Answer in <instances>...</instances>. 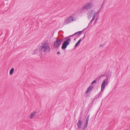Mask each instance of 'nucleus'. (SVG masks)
I'll use <instances>...</instances> for the list:
<instances>
[{
	"label": "nucleus",
	"instance_id": "f257e3e1",
	"mask_svg": "<svg viewBox=\"0 0 130 130\" xmlns=\"http://www.w3.org/2000/svg\"><path fill=\"white\" fill-rule=\"evenodd\" d=\"M40 50L41 53L45 55L47 53L50 52L51 48L49 43L47 42H44L42 45Z\"/></svg>",
	"mask_w": 130,
	"mask_h": 130
},
{
	"label": "nucleus",
	"instance_id": "423d86ee",
	"mask_svg": "<svg viewBox=\"0 0 130 130\" xmlns=\"http://www.w3.org/2000/svg\"><path fill=\"white\" fill-rule=\"evenodd\" d=\"M65 40L64 41L62 45L61 46V48L62 49H64L66 48L67 46L69 44V41H71V39L69 37Z\"/></svg>",
	"mask_w": 130,
	"mask_h": 130
},
{
	"label": "nucleus",
	"instance_id": "9b49d317",
	"mask_svg": "<svg viewBox=\"0 0 130 130\" xmlns=\"http://www.w3.org/2000/svg\"><path fill=\"white\" fill-rule=\"evenodd\" d=\"M83 31H84V30L82 31H79L78 32H76L75 34H73L72 35L70 36H69V37H71L72 36L75 35H77V34H78V35H79L80 34H81Z\"/></svg>",
	"mask_w": 130,
	"mask_h": 130
},
{
	"label": "nucleus",
	"instance_id": "6e6552de",
	"mask_svg": "<svg viewBox=\"0 0 130 130\" xmlns=\"http://www.w3.org/2000/svg\"><path fill=\"white\" fill-rule=\"evenodd\" d=\"M93 88V87L92 86H89L87 89L85 94V95L86 96H87V93L90 90H91Z\"/></svg>",
	"mask_w": 130,
	"mask_h": 130
},
{
	"label": "nucleus",
	"instance_id": "4be33fe9",
	"mask_svg": "<svg viewBox=\"0 0 130 130\" xmlns=\"http://www.w3.org/2000/svg\"><path fill=\"white\" fill-rule=\"evenodd\" d=\"M102 44H101L100 45V47H101L102 46Z\"/></svg>",
	"mask_w": 130,
	"mask_h": 130
},
{
	"label": "nucleus",
	"instance_id": "412c9836",
	"mask_svg": "<svg viewBox=\"0 0 130 130\" xmlns=\"http://www.w3.org/2000/svg\"><path fill=\"white\" fill-rule=\"evenodd\" d=\"M98 19V18H96V19L95 21V23L96 22V21Z\"/></svg>",
	"mask_w": 130,
	"mask_h": 130
},
{
	"label": "nucleus",
	"instance_id": "2eb2a0df",
	"mask_svg": "<svg viewBox=\"0 0 130 130\" xmlns=\"http://www.w3.org/2000/svg\"><path fill=\"white\" fill-rule=\"evenodd\" d=\"M88 125V124H86V123H85L84 126V127L82 128L83 130H85L87 128V126Z\"/></svg>",
	"mask_w": 130,
	"mask_h": 130
},
{
	"label": "nucleus",
	"instance_id": "9d476101",
	"mask_svg": "<svg viewBox=\"0 0 130 130\" xmlns=\"http://www.w3.org/2000/svg\"><path fill=\"white\" fill-rule=\"evenodd\" d=\"M85 35V34L84 35V37L82 39H80L78 42H77L76 43L75 46V47L77 46L80 43V42H81V41L83 40V39L84 38V37Z\"/></svg>",
	"mask_w": 130,
	"mask_h": 130
},
{
	"label": "nucleus",
	"instance_id": "6ab92c4d",
	"mask_svg": "<svg viewBox=\"0 0 130 130\" xmlns=\"http://www.w3.org/2000/svg\"><path fill=\"white\" fill-rule=\"evenodd\" d=\"M82 118V117H81V116H80L79 118V120H80V121H81Z\"/></svg>",
	"mask_w": 130,
	"mask_h": 130
},
{
	"label": "nucleus",
	"instance_id": "7ed1b4c3",
	"mask_svg": "<svg viewBox=\"0 0 130 130\" xmlns=\"http://www.w3.org/2000/svg\"><path fill=\"white\" fill-rule=\"evenodd\" d=\"M75 20L76 19L74 17L71 16H70L64 21L63 23V26L69 24Z\"/></svg>",
	"mask_w": 130,
	"mask_h": 130
},
{
	"label": "nucleus",
	"instance_id": "0eeeda50",
	"mask_svg": "<svg viewBox=\"0 0 130 130\" xmlns=\"http://www.w3.org/2000/svg\"><path fill=\"white\" fill-rule=\"evenodd\" d=\"M62 41V39H56L54 43V47L56 48H58Z\"/></svg>",
	"mask_w": 130,
	"mask_h": 130
},
{
	"label": "nucleus",
	"instance_id": "a211bd4d",
	"mask_svg": "<svg viewBox=\"0 0 130 130\" xmlns=\"http://www.w3.org/2000/svg\"><path fill=\"white\" fill-rule=\"evenodd\" d=\"M96 83V80H94L92 82V83H91V84H94V83Z\"/></svg>",
	"mask_w": 130,
	"mask_h": 130
},
{
	"label": "nucleus",
	"instance_id": "20e7f679",
	"mask_svg": "<svg viewBox=\"0 0 130 130\" xmlns=\"http://www.w3.org/2000/svg\"><path fill=\"white\" fill-rule=\"evenodd\" d=\"M107 78L105 79L103 81L101 86V92H103L104 89L105 87V86L107 85L108 82V79L110 78V76H109L108 75L107 77Z\"/></svg>",
	"mask_w": 130,
	"mask_h": 130
},
{
	"label": "nucleus",
	"instance_id": "f03ea898",
	"mask_svg": "<svg viewBox=\"0 0 130 130\" xmlns=\"http://www.w3.org/2000/svg\"><path fill=\"white\" fill-rule=\"evenodd\" d=\"M97 13V12H96L92 10H89L88 11L87 13L88 19H90L92 17V18L91 20V22L93 21L95 18V15Z\"/></svg>",
	"mask_w": 130,
	"mask_h": 130
},
{
	"label": "nucleus",
	"instance_id": "aec40b11",
	"mask_svg": "<svg viewBox=\"0 0 130 130\" xmlns=\"http://www.w3.org/2000/svg\"><path fill=\"white\" fill-rule=\"evenodd\" d=\"M60 54V52L59 51H58L57 52V54L58 55H59Z\"/></svg>",
	"mask_w": 130,
	"mask_h": 130
},
{
	"label": "nucleus",
	"instance_id": "f8f14e48",
	"mask_svg": "<svg viewBox=\"0 0 130 130\" xmlns=\"http://www.w3.org/2000/svg\"><path fill=\"white\" fill-rule=\"evenodd\" d=\"M38 52V50L37 49H34L33 51V52L32 53V54H37Z\"/></svg>",
	"mask_w": 130,
	"mask_h": 130
},
{
	"label": "nucleus",
	"instance_id": "f3484780",
	"mask_svg": "<svg viewBox=\"0 0 130 130\" xmlns=\"http://www.w3.org/2000/svg\"><path fill=\"white\" fill-rule=\"evenodd\" d=\"M91 22V21H90V22L89 23V24L88 26H88H89V27H91V24H92V23H91V22Z\"/></svg>",
	"mask_w": 130,
	"mask_h": 130
},
{
	"label": "nucleus",
	"instance_id": "4468645a",
	"mask_svg": "<svg viewBox=\"0 0 130 130\" xmlns=\"http://www.w3.org/2000/svg\"><path fill=\"white\" fill-rule=\"evenodd\" d=\"M36 113V112H35L34 113H32L30 116V119H32L34 116H35V115Z\"/></svg>",
	"mask_w": 130,
	"mask_h": 130
},
{
	"label": "nucleus",
	"instance_id": "39448f33",
	"mask_svg": "<svg viewBox=\"0 0 130 130\" xmlns=\"http://www.w3.org/2000/svg\"><path fill=\"white\" fill-rule=\"evenodd\" d=\"M93 7L92 4L91 2H88L84 5L81 10L85 9L86 10L91 9Z\"/></svg>",
	"mask_w": 130,
	"mask_h": 130
},
{
	"label": "nucleus",
	"instance_id": "5701e85b",
	"mask_svg": "<svg viewBox=\"0 0 130 130\" xmlns=\"http://www.w3.org/2000/svg\"><path fill=\"white\" fill-rule=\"evenodd\" d=\"M76 39L75 38L74 39V40H75Z\"/></svg>",
	"mask_w": 130,
	"mask_h": 130
},
{
	"label": "nucleus",
	"instance_id": "dca6fc26",
	"mask_svg": "<svg viewBox=\"0 0 130 130\" xmlns=\"http://www.w3.org/2000/svg\"><path fill=\"white\" fill-rule=\"evenodd\" d=\"M14 71V69L13 68H12L10 70V75H11L12 74Z\"/></svg>",
	"mask_w": 130,
	"mask_h": 130
},
{
	"label": "nucleus",
	"instance_id": "1a4fd4ad",
	"mask_svg": "<svg viewBox=\"0 0 130 130\" xmlns=\"http://www.w3.org/2000/svg\"><path fill=\"white\" fill-rule=\"evenodd\" d=\"M83 122L82 121H80V120H78L77 123V125L78 128H81L82 127V125H83Z\"/></svg>",
	"mask_w": 130,
	"mask_h": 130
},
{
	"label": "nucleus",
	"instance_id": "ddd939ff",
	"mask_svg": "<svg viewBox=\"0 0 130 130\" xmlns=\"http://www.w3.org/2000/svg\"><path fill=\"white\" fill-rule=\"evenodd\" d=\"M89 117H90V115H89L87 116V117L86 119V122L85 123H86V124H88V121L89 120Z\"/></svg>",
	"mask_w": 130,
	"mask_h": 130
}]
</instances>
